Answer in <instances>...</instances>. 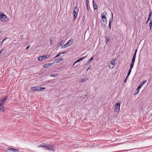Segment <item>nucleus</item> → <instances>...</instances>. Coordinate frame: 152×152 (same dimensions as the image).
Segmentation results:
<instances>
[{
  "instance_id": "c85d7f7f",
  "label": "nucleus",
  "mask_w": 152,
  "mask_h": 152,
  "mask_svg": "<svg viewBox=\"0 0 152 152\" xmlns=\"http://www.w3.org/2000/svg\"><path fill=\"white\" fill-rule=\"evenodd\" d=\"M131 70H132V69H129V71H128V74H127V77H128L129 76L130 74V73H131Z\"/></svg>"
},
{
  "instance_id": "a19ab883",
  "label": "nucleus",
  "mask_w": 152,
  "mask_h": 152,
  "mask_svg": "<svg viewBox=\"0 0 152 152\" xmlns=\"http://www.w3.org/2000/svg\"><path fill=\"white\" fill-rule=\"evenodd\" d=\"M4 50V48L2 49L0 51V54H1L2 52Z\"/></svg>"
},
{
  "instance_id": "f257e3e1",
  "label": "nucleus",
  "mask_w": 152,
  "mask_h": 152,
  "mask_svg": "<svg viewBox=\"0 0 152 152\" xmlns=\"http://www.w3.org/2000/svg\"><path fill=\"white\" fill-rule=\"evenodd\" d=\"M7 97L6 96L3 98L2 99L0 100V111L2 109L3 105L4 104L5 102L7 100Z\"/></svg>"
},
{
  "instance_id": "4be33fe9",
  "label": "nucleus",
  "mask_w": 152,
  "mask_h": 152,
  "mask_svg": "<svg viewBox=\"0 0 152 152\" xmlns=\"http://www.w3.org/2000/svg\"><path fill=\"white\" fill-rule=\"evenodd\" d=\"M114 66L112 64H110L108 65V66L110 69H113V68Z\"/></svg>"
},
{
  "instance_id": "5701e85b",
  "label": "nucleus",
  "mask_w": 152,
  "mask_h": 152,
  "mask_svg": "<svg viewBox=\"0 0 152 152\" xmlns=\"http://www.w3.org/2000/svg\"><path fill=\"white\" fill-rule=\"evenodd\" d=\"M101 18H102L101 19H103L104 20H105V19H106V17L105 15H101Z\"/></svg>"
},
{
  "instance_id": "3c124183",
  "label": "nucleus",
  "mask_w": 152,
  "mask_h": 152,
  "mask_svg": "<svg viewBox=\"0 0 152 152\" xmlns=\"http://www.w3.org/2000/svg\"><path fill=\"white\" fill-rule=\"evenodd\" d=\"M137 50L136 49L135 50L134 53H136L137 52Z\"/></svg>"
},
{
  "instance_id": "1a4fd4ad",
  "label": "nucleus",
  "mask_w": 152,
  "mask_h": 152,
  "mask_svg": "<svg viewBox=\"0 0 152 152\" xmlns=\"http://www.w3.org/2000/svg\"><path fill=\"white\" fill-rule=\"evenodd\" d=\"M53 63H47L43 65V67L45 68H48L50 66H51L53 65Z\"/></svg>"
},
{
  "instance_id": "49530a36",
  "label": "nucleus",
  "mask_w": 152,
  "mask_h": 152,
  "mask_svg": "<svg viewBox=\"0 0 152 152\" xmlns=\"http://www.w3.org/2000/svg\"><path fill=\"white\" fill-rule=\"evenodd\" d=\"M23 35H21L20 36V38L21 39H23Z\"/></svg>"
},
{
  "instance_id": "f3484780",
  "label": "nucleus",
  "mask_w": 152,
  "mask_h": 152,
  "mask_svg": "<svg viewBox=\"0 0 152 152\" xmlns=\"http://www.w3.org/2000/svg\"><path fill=\"white\" fill-rule=\"evenodd\" d=\"M134 62H131L130 64V69H132L134 65Z\"/></svg>"
},
{
  "instance_id": "39448f33",
  "label": "nucleus",
  "mask_w": 152,
  "mask_h": 152,
  "mask_svg": "<svg viewBox=\"0 0 152 152\" xmlns=\"http://www.w3.org/2000/svg\"><path fill=\"white\" fill-rule=\"evenodd\" d=\"M78 12V8H77V7H76L74 9V12H73V18L75 20L76 19V18L77 16V13Z\"/></svg>"
},
{
  "instance_id": "c9c22d12",
  "label": "nucleus",
  "mask_w": 152,
  "mask_h": 152,
  "mask_svg": "<svg viewBox=\"0 0 152 152\" xmlns=\"http://www.w3.org/2000/svg\"><path fill=\"white\" fill-rule=\"evenodd\" d=\"M151 15H152V13H151V11L149 13V14L148 17L151 18Z\"/></svg>"
},
{
  "instance_id": "72a5a7b5",
  "label": "nucleus",
  "mask_w": 152,
  "mask_h": 152,
  "mask_svg": "<svg viewBox=\"0 0 152 152\" xmlns=\"http://www.w3.org/2000/svg\"><path fill=\"white\" fill-rule=\"evenodd\" d=\"M13 151L14 152H19V150L18 149H14Z\"/></svg>"
},
{
  "instance_id": "603ef678",
  "label": "nucleus",
  "mask_w": 152,
  "mask_h": 152,
  "mask_svg": "<svg viewBox=\"0 0 152 152\" xmlns=\"http://www.w3.org/2000/svg\"><path fill=\"white\" fill-rule=\"evenodd\" d=\"M79 62V61H78V60H77V61H76L75 62V64H75V63H77V62Z\"/></svg>"
},
{
  "instance_id": "7c9ffc66",
  "label": "nucleus",
  "mask_w": 152,
  "mask_h": 152,
  "mask_svg": "<svg viewBox=\"0 0 152 152\" xmlns=\"http://www.w3.org/2000/svg\"><path fill=\"white\" fill-rule=\"evenodd\" d=\"M86 79L83 78L80 81V82H81L83 83V82H85V81H86Z\"/></svg>"
},
{
  "instance_id": "cd10ccee",
  "label": "nucleus",
  "mask_w": 152,
  "mask_h": 152,
  "mask_svg": "<svg viewBox=\"0 0 152 152\" xmlns=\"http://www.w3.org/2000/svg\"><path fill=\"white\" fill-rule=\"evenodd\" d=\"M58 75L57 74H52L50 75V76L51 77H56V76H57Z\"/></svg>"
},
{
  "instance_id": "aec40b11",
  "label": "nucleus",
  "mask_w": 152,
  "mask_h": 152,
  "mask_svg": "<svg viewBox=\"0 0 152 152\" xmlns=\"http://www.w3.org/2000/svg\"><path fill=\"white\" fill-rule=\"evenodd\" d=\"M7 149L9 151H13L14 150V148H7Z\"/></svg>"
},
{
  "instance_id": "dca6fc26",
  "label": "nucleus",
  "mask_w": 152,
  "mask_h": 152,
  "mask_svg": "<svg viewBox=\"0 0 152 152\" xmlns=\"http://www.w3.org/2000/svg\"><path fill=\"white\" fill-rule=\"evenodd\" d=\"M86 5L87 9V10L88 11L89 10V8L88 7V0H86Z\"/></svg>"
},
{
  "instance_id": "9b49d317",
  "label": "nucleus",
  "mask_w": 152,
  "mask_h": 152,
  "mask_svg": "<svg viewBox=\"0 0 152 152\" xmlns=\"http://www.w3.org/2000/svg\"><path fill=\"white\" fill-rule=\"evenodd\" d=\"M93 7H94V9H96L97 8V5L96 4H94V0H93Z\"/></svg>"
},
{
  "instance_id": "2f4dec72",
  "label": "nucleus",
  "mask_w": 152,
  "mask_h": 152,
  "mask_svg": "<svg viewBox=\"0 0 152 152\" xmlns=\"http://www.w3.org/2000/svg\"><path fill=\"white\" fill-rule=\"evenodd\" d=\"M111 64H112L113 65H115V60H113L111 61Z\"/></svg>"
},
{
  "instance_id": "4468645a",
  "label": "nucleus",
  "mask_w": 152,
  "mask_h": 152,
  "mask_svg": "<svg viewBox=\"0 0 152 152\" xmlns=\"http://www.w3.org/2000/svg\"><path fill=\"white\" fill-rule=\"evenodd\" d=\"M86 57H87V56H86L83 57L82 58H79L78 60H77L79 62H80V61H82V60H83L84 58H86Z\"/></svg>"
},
{
  "instance_id": "f03ea898",
  "label": "nucleus",
  "mask_w": 152,
  "mask_h": 152,
  "mask_svg": "<svg viewBox=\"0 0 152 152\" xmlns=\"http://www.w3.org/2000/svg\"><path fill=\"white\" fill-rule=\"evenodd\" d=\"M45 88L39 86H35L31 88L32 90L33 91H42Z\"/></svg>"
},
{
  "instance_id": "864d4df0",
  "label": "nucleus",
  "mask_w": 152,
  "mask_h": 152,
  "mask_svg": "<svg viewBox=\"0 0 152 152\" xmlns=\"http://www.w3.org/2000/svg\"><path fill=\"white\" fill-rule=\"evenodd\" d=\"M79 62V61H78V60H77V61H76L75 62V64H75V63H77V62Z\"/></svg>"
},
{
  "instance_id": "423d86ee",
  "label": "nucleus",
  "mask_w": 152,
  "mask_h": 152,
  "mask_svg": "<svg viewBox=\"0 0 152 152\" xmlns=\"http://www.w3.org/2000/svg\"><path fill=\"white\" fill-rule=\"evenodd\" d=\"M120 103H116L115 106L114 111L115 112L118 113L120 108Z\"/></svg>"
},
{
  "instance_id": "8fccbe9b",
  "label": "nucleus",
  "mask_w": 152,
  "mask_h": 152,
  "mask_svg": "<svg viewBox=\"0 0 152 152\" xmlns=\"http://www.w3.org/2000/svg\"><path fill=\"white\" fill-rule=\"evenodd\" d=\"M29 45L28 46H27L26 48V49H28L29 48Z\"/></svg>"
},
{
  "instance_id": "6ab92c4d",
  "label": "nucleus",
  "mask_w": 152,
  "mask_h": 152,
  "mask_svg": "<svg viewBox=\"0 0 152 152\" xmlns=\"http://www.w3.org/2000/svg\"><path fill=\"white\" fill-rule=\"evenodd\" d=\"M134 62H131L130 64V69H132L134 65Z\"/></svg>"
},
{
  "instance_id": "5fc2aeb1",
  "label": "nucleus",
  "mask_w": 152,
  "mask_h": 152,
  "mask_svg": "<svg viewBox=\"0 0 152 152\" xmlns=\"http://www.w3.org/2000/svg\"><path fill=\"white\" fill-rule=\"evenodd\" d=\"M90 66L87 68V70L88 71L89 69H90Z\"/></svg>"
},
{
  "instance_id": "de8ad7c7",
  "label": "nucleus",
  "mask_w": 152,
  "mask_h": 152,
  "mask_svg": "<svg viewBox=\"0 0 152 152\" xmlns=\"http://www.w3.org/2000/svg\"><path fill=\"white\" fill-rule=\"evenodd\" d=\"M150 18L148 17L147 21H149V20H150Z\"/></svg>"
},
{
  "instance_id": "13d9d810",
  "label": "nucleus",
  "mask_w": 152,
  "mask_h": 152,
  "mask_svg": "<svg viewBox=\"0 0 152 152\" xmlns=\"http://www.w3.org/2000/svg\"><path fill=\"white\" fill-rule=\"evenodd\" d=\"M0 31V33L1 32V31Z\"/></svg>"
},
{
  "instance_id": "473e14b6",
  "label": "nucleus",
  "mask_w": 152,
  "mask_h": 152,
  "mask_svg": "<svg viewBox=\"0 0 152 152\" xmlns=\"http://www.w3.org/2000/svg\"><path fill=\"white\" fill-rule=\"evenodd\" d=\"M63 40H62L61 41H60L59 43V45L60 46L62 45L63 44Z\"/></svg>"
},
{
  "instance_id": "58836bf2",
  "label": "nucleus",
  "mask_w": 152,
  "mask_h": 152,
  "mask_svg": "<svg viewBox=\"0 0 152 152\" xmlns=\"http://www.w3.org/2000/svg\"><path fill=\"white\" fill-rule=\"evenodd\" d=\"M7 39V38H5L4 39L2 40V42L1 43V45H2V43L3 42H4V41H5V40L6 39Z\"/></svg>"
},
{
  "instance_id": "6e6552de",
  "label": "nucleus",
  "mask_w": 152,
  "mask_h": 152,
  "mask_svg": "<svg viewBox=\"0 0 152 152\" xmlns=\"http://www.w3.org/2000/svg\"><path fill=\"white\" fill-rule=\"evenodd\" d=\"M106 23V19H105V20L103 19H101V23L102 26L103 27L104 26H105Z\"/></svg>"
},
{
  "instance_id": "f8f14e48",
  "label": "nucleus",
  "mask_w": 152,
  "mask_h": 152,
  "mask_svg": "<svg viewBox=\"0 0 152 152\" xmlns=\"http://www.w3.org/2000/svg\"><path fill=\"white\" fill-rule=\"evenodd\" d=\"M147 82L146 80L142 81L139 86L142 87Z\"/></svg>"
},
{
  "instance_id": "ea45409f",
  "label": "nucleus",
  "mask_w": 152,
  "mask_h": 152,
  "mask_svg": "<svg viewBox=\"0 0 152 152\" xmlns=\"http://www.w3.org/2000/svg\"><path fill=\"white\" fill-rule=\"evenodd\" d=\"M59 62L63 60V58H60L59 59Z\"/></svg>"
},
{
  "instance_id": "a878e982",
  "label": "nucleus",
  "mask_w": 152,
  "mask_h": 152,
  "mask_svg": "<svg viewBox=\"0 0 152 152\" xmlns=\"http://www.w3.org/2000/svg\"><path fill=\"white\" fill-rule=\"evenodd\" d=\"M60 62H59V59H57L56 60H55L53 63H53H59Z\"/></svg>"
},
{
  "instance_id": "7ed1b4c3",
  "label": "nucleus",
  "mask_w": 152,
  "mask_h": 152,
  "mask_svg": "<svg viewBox=\"0 0 152 152\" xmlns=\"http://www.w3.org/2000/svg\"><path fill=\"white\" fill-rule=\"evenodd\" d=\"M0 17L2 22L7 21L9 20L8 18L4 13H1Z\"/></svg>"
},
{
  "instance_id": "bb28decb",
  "label": "nucleus",
  "mask_w": 152,
  "mask_h": 152,
  "mask_svg": "<svg viewBox=\"0 0 152 152\" xmlns=\"http://www.w3.org/2000/svg\"><path fill=\"white\" fill-rule=\"evenodd\" d=\"M149 26L150 27V29H151L152 26V20L150 21L149 23Z\"/></svg>"
},
{
  "instance_id": "09e8293b",
  "label": "nucleus",
  "mask_w": 152,
  "mask_h": 152,
  "mask_svg": "<svg viewBox=\"0 0 152 152\" xmlns=\"http://www.w3.org/2000/svg\"><path fill=\"white\" fill-rule=\"evenodd\" d=\"M128 151V150H122V151ZM119 152V151H116L115 152Z\"/></svg>"
},
{
  "instance_id": "37998d69",
  "label": "nucleus",
  "mask_w": 152,
  "mask_h": 152,
  "mask_svg": "<svg viewBox=\"0 0 152 152\" xmlns=\"http://www.w3.org/2000/svg\"><path fill=\"white\" fill-rule=\"evenodd\" d=\"M109 28L110 29H111V23H109Z\"/></svg>"
},
{
  "instance_id": "2eb2a0df",
  "label": "nucleus",
  "mask_w": 152,
  "mask_h": 152,
  "mask_svg": "<svg viewBox=\"0 0 152 152\" xmlns=\"http://www.w3.org/2000/svg\"><path fill=\"white\" fill-rule=\"evenodd\" d=\"M66 53V52H63V53H59L56 56H55V57H54V58H56L57 57H58L59 56H60L61 54H64L65 53Z\"/></svg>"
},
{
  "instance_id": "e433bc0d",
  "label": "nucleus",
  "mask_w": 152,
  "mask_h": 152,
  "mask_svg": "<svg viewBox=\"0 0 152 152\" xmlns=\"http://www.w3.org/2000/svg\"><path fill=\"white\" fill-rule=\"evenodd\" d=\"M135 58L132 57V62H134L135 61Z\"/></svg>"
},
{
  "instance_id": "393cba45",
  "label": "nucleus",
  "mask_w": 152,
  "mask_h": 152,
  "mask_svg": "<svg viewBox=\"0 0 152 152\" xmlns=\"http://www.w3.org/2000/svg\"><path fill=\"white\" fill-rule=\"evenodd\" d=\"M68 46H69V45H67L66 44L63 45H62V46L61 47V48H64V46L66 47Z\"/></svg>"
},
{
  "instance_id": "4c0bfd02",
  "label": "nucleus",
  "mask_w": 152,
  "mask_h": 152,
  "mask_svg": "<svg viewBox=\"0 0 152 152\" xmlns=\"http://www.w3.org/2000/svg\"><path fill=\"white\" fill-rule=\"evenodd\" d=\"M106 43H107V42H109V39L107 38V37H106Z\"/></svg>"
},
{
  "instance_id": "79ce46f5",
  "label": "nucleus",
  "mask_w": 152,
  "mask_h": 152,
  "mask_svg": "<svg viewBox=\"0 0 152 152\" xmlns=\"http://www.w3.org/2000/svg\"><path fill=\"white\" fill-rule=\"evenodd\" d=\"M136 53H134V54L133 56V57L135 58L136 56Z\"/></svg>"
},
{
  "instance_id": "9d476101",
  "label": "nucleus",
  "mask_w": 152,
  "mask_h": 152,
  "mask_svg": "<svg viewBox=\"0 0 152 152\" xmlns=\"http://www.w3.org/2000/svg\"><path fill=\"white\" fill-rule=\"evenodd\" d=\"M47 144H46L44 145H39L38 146V147L39 148L40 147H42V148H46V149H47Z\"/></svg>"
},
{
  "instance_id": "a18cd8bd",
  "label": "nucleus",
  "mask_w": 152,
  "mask_h": 152,
  "mask_svg": "<svg viewBox=\"0 0 152 152\" xmlns=\"http://www.w3.org/2000/svg\"><path fill=\"white\" fill-rule=\"evenodd\" d=\"M127 77H126V79H125V80L124 81V83H125L126 81V80L127 79Z\"/></svg>"
},
{
  "instance_id": "a211bd4d",
  "label": "nucleus",
  "mask_w": 152,
  "mask_h": 152,
  "mask_svg": "<svg viewBox=\"0 0 152 152\" xmlns=\"http://www.w3.org/2000/svg\"><path fill=\"white\" fill-rule=\"evenodd\" d=\"M134 62H131L130 64V69H132L134 65Z\"/></svg>"
},
{
  "instance_id": "20e7f679",
  "label": "nucleus",
  "mask_w": 152,
  "mask_h": 152,
  "mask_svg": "<svg viewBox=\"0 0 152 152\" xmlns=\"http://www.w3.org/2000/svg\"><path fill=\"white\" fill-rule=\"evenodd\" d=\"M56 147L53 144L51 145L47 144V149L54 151L55 150Z\"/></svg>"
},
{
  "instance_id": "f704fd0d",
  "label": "nucleus",
  "mask_w": 152,
  "mask_h": 152,
  "mask_svg": "<svg viewBox=\"0 0 152 152\" xmlns=\"http://www.w3.org/2000/svg\"><path fill=\"white\" fill-rule=\"evenodd\" d=\"M107 14V13L106 12H104L101 14V15H105V16Z\"/></svg>"
},
{
  "instance_id": "ddd939ff",
  "label": "nucleus",
  "mask_w": 152,
  "mask_h": 152,
  "mask_svg": "<svg viewBox=\"0 0 152 152\" xmlns=\"http://www.w3.org/2000/svg\"><path fill=\"white\" fill-rule=\"evenodd\" d=\"M93 57H92L86 63V64L87 65L89 64L93 60Z\"/></svg>"
},
{
  "instance_id": "4d7b16f0",
  "label": "nucleus",
  "mask_w": 152,
  "mask_h": 152,
  "mask_svg": "<svg viewBox=\"0 0 152 152\" xmlns=\"http://www.w3.org/2000/svg\"><path fill=\"white\" fill-rule=\"evenodd\" d=\"M123 143H124V142H122L121 143H120V144H122Z\"/></svg>"
},
{
  "instance_id": "b1692460",
  "label": "nucleus",
  "mask_w": 152,
  "mask_h": 152,
  "mask_svg": "<svg viewBox=\"0 0 152 152\" xmlns=\"http://www.w3.org/2000/svg\"><path fill=\"white\" fill-rule=\"evenodd\" d=\"M141 87L140 86H139L137 88L136 91H137V92L136 94H137L138 93L140 89L141 88Z\"/></svg>"
},
{
  "instance_id": "6e6d98bb",
  "label": "nucleus",
  "mask_w": 152,
  "mask_h": 152,
  "mask_svg": "<svg viewBox=\"0 0 152 152\" xmlns=\"http://www.w3.org/2000/svg\"><path fill=\"white\" fill-rule=\"evenodd\" d=\"M148 21H146V24H148Z\"/></svg>"
},
{
  "instance_id": "c756f323",
  "label": "nucleus",
  "mask_w": 152,
  "mask_h": 152,
  "mask_svg": "<svg viewBox=\"0 0 152 152\" xmlns=\"http://www.w3.org/2000/svg\"><path fill=\"white\" fill-rule=\"evenodd\" d=\"M111 15H112V18H111V19H110V20L109 21V23H111V22L113 20V14L112 13H111Z\"/></svg>"
},
{
  "instance_id": "c03bdc74",
  "label": "nucleus",
  "mask_w": 152,
  "mask_h": 152,
  "mask_svg": "<svg viewBox=\"0 0 152 152\" xmlns=\"http://www.w3.org/2000/svg\"><path fill=\"white\" fill-rule=\"evenodd\" d=\"M50 44H52V42H53L52 40L50 39Z\"/></svg>"
},
{
  "instance_id": "0eeeda50",
  "label": "nucleus",
  "mask_w": 152,
  "mask_h": 152,
  "mask_svg": "<svg viewBox=\"0 0 152 152\" xmlns=\"http://www.w3.org/2000/svg\"><path fill=\"white\" fill-rule=\"evenodd\" d=\"M50 56L48 55H43V56H39L38 58V60L39 61H42L45 59L46 58H48L50 57Z\"/></svg>"
},
{
  "instance_id": "412c9836",
  "label": "nucleus",
  "mask_w": 152,
  "mask_h": 152,
  "mask_svg": "<svg viewBox=\"0 0 152 152\" xmlns=\"http://www.w3.org/2000/svg\"><path fill=\"white\" fill-rule=\"evenodd\" d=\"M72 41L71 40H69L68 41L67 43H66L67 45H71L72 43Z\"/></svg>"
}]
</instances>
